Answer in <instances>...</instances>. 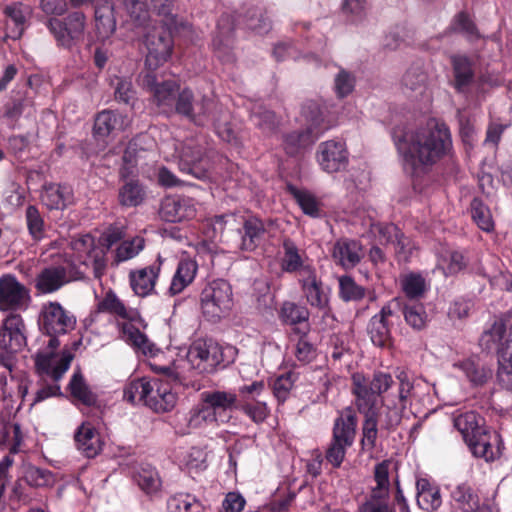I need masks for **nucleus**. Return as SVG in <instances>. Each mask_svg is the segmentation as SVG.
<instances>
[{
  "label": "nucleus",
  "instance_id": "nucleus-63",
  "mask_svg": "<svg viewBox=\"0 0 512 512\" xmlns=\"http://www.w3.org/2000/svg\"><path fill=\"white\" fill-rule=\"evenodd\" d=\"M450 29L454 32L462 33L469 38L479 37L475 23L470 18V16L464 11H461L455 15L451 23Z\"/></svg>",
  "mask_w": 512,
  "mask_h": 512
},
{
  "label": "nucleus",
  "instance_id": "nucleus-8",
  "mask_svg": "<svg viewBox=\"0 0 512 512\" xmlns=\"http://www.w3.org/2000/svg\"><path fill=\"white\" fill-rule=\"evenodd\" d=\"M239 224L237 248L242 252H253L265 242L274 221L249 215L240 216Z\"/></svg>",
  "mask_w": 512,
  "mask_h": 512
},
{
  "label": "nucleus",
  "instance_id": "nucleus-40",
  "mask_svg": "<svg viewBox=\"0 0 512 512\" xmlns=\"http://www.w3.org/2000/svg\"><path fill=\"white\" fill-rule=\"evenodd\" d=\"M197 272V264L192 260H182L178 263L176 272L172 278L169 294L171 296L180 294L187 286H189Z\"/></svg>",
  "mask_w": 512,
  "mask_h": 512
},
{
  "label": "nucleus",
  "instance_id": "nucleus-64",
  "mask_svg": "<svg viewBox=\"0 0 512 512\" xmlns=\"http://www.w3.org/2000/svg\"><path fill=\"white\" fill-rule=\"evenodd\" d=\"M237 409L241 410L255 423L263 422L269 414L268 407L262 400L238 404Z\"/></svg>",
  "mask_w": 512,
  "mask_h": 512
},
{
  "label": "nucleus",
  "instance_id": "nucleus-2",
  "mask_svg": "<svg viewBox=\"0 0 512 512\" xmlns=\"http://www.w3.org/2000/svg\"><path fill=\"white\" fill-rule=\"evenodd\" d=\"M217 102L208 95H195L190 88L180 89L174 101L171 115H179L196 126H205L208 122L216 123L218 118L214 111Z\"/></svg>",
  "mask_w": 512,
  "mask_h": 512
},
{
  "label": "nucleus",
  "instance_id": "nucleus-3",
  "mask_svg": "<svg viewBox=\"0 0 512 512\" xmlns=\"http://www.w3.org/2000/svg\"><path fill=\"white\" fill-rule=\"evenodd\" d=\"M45 26L59 47L71 50L84 38L86 16L83 12L74 11L62 19L49 17L45 21Z\"/></svg>",
  "mask_w": 512,
  "mask_h": 512
},
{
  "label": "nucleus",
  "instance_id": "nucleus-52",
  "mask_svg": "<svg viewBox=\"0 0 512 512\" xmlns=\"http://www.w3.org/2000/svg\"><path fill=\"white\" fill-rule=\"evenodd\" d=\"M287 189L294 197L304 214L313 218H320L322 216L320 204L313 194L308 191H301L293 185H288Z\"/></svg>",
  "mask_w": 512,
  "mask_h": 512
},
{
  "label": "nucleus",
  "instance_id": "nucleus-5",
  "mask_svg": "<svg viewBox=\"0 0 512 512\" xmlns=\"http://www.w3.org/2000/svg\"><path fill=\"white\" fill-rule=\"evenodd\" d=\"M203 316L212 322L218 321L232 307V288L223 279L208 283L200 294Z\"/></svg>",
  "mask_w": 512,
  "mask_h": 512
},
{
  "label": "nucleus",
  "instance_id": "nucleus-18",
  "mask_svg": "<svg viewBox=\"0 0 512 512\" xmlns=\"http://www.w3.org/2000/svg\"><path fill=\"white\" fill-rule=\"evenodd\" d=\"M317 160L328 173L345 170L348 166V151L343 141L329 140L319 145Z\"/></svg>",
  "mask_w": 512,
  "mask_h": 512
},
{
  "label": "nucleus",
  "instance_id": "nucleus-11",
  "mask_svg": "<svg viewBox=\"0 0 512 512\" xmlns=\"http://www.w3.org/2000/svg\"><path fill=\"white\" fill-rule=\"evenodd\" d=\"M218 417L201 401L189 411H176L171 417V425L175 433L181 436L189 435L192 430L216 423Z\"/></svg>",
  "mask_w": 512,
  "mask_h": 512
},
{
  "label": "nucleus",
  "instance_id": "nucleus-35",
  "mask_svg": "<svg viewBox=\"0 0 512 512\" xmlns=\"http://www.w3.org/2000/svg\"><path fill=\"white\" fill-rule=\"evenodd\" d=\"M201 401L217 417L218 412L238 408V396L236 393L214 390L200 394Z\"/></svg>",
  "mask_w": 512,
  "mask_h": 512
},
{
  "label": "nucleus",
  "instance_id": "nucleus-28",
  "mask_svg": "<svg viewBox=\"0 0 512 512\" xmlns=\"http://www.w3.org/2000/svg\"><path fill=\"white\" fill-rule=\"evenodd\" d=\"M454 427L460 432L467 445L487 425L485 419L475 411L455 412L453 415Z\"/></svg>",
  "mask_w": 512,
  "mask_h": 512
},
{
  "label": "nucleus",
  "instance_id": "nucleus-47",
  "mask_svg": "<svg viewBox=\"0 0 512 512\" xmlns=\"http://www.w3.org/2000/svg\"><path fill=\"white\" fill-rule=\"evenodd\" d=\"M70 190L60 184L46 185L41 195L42 202L50 209H64L70 201Z\"/></svg>",
  "mask_w": 512,
  "mask_h": 512
},
{
  "label": "nucleus",
  "instance_id": "nucleus-1",
  "mask_svg": "<svg viewBox=\"0 0 512 512\" xmlns=\"http://www.w3.org/2000/svg\"><path fill=\"white\" fill-rule=\"evenodd\" d=\"M392 138L404 169L412 175L428 172L450 154L453 146L449 127L436 120L415 130L396 127L392 131Z\"/></svg>",
  "mask_w": 512,
  "mask_h": 512
},
{
  "label": "nucleus",
  "instance_id": "nucleus-32",
  "mask_svg": "<svg viewBox=\"0 0 512 512\" xmlns=\"http://www.w3.org/2000/svg\"><path fill=\"white\" fill-rule=\"evenodd\" d=\"M97 309L99 312L116 315L130 322L139 323L141 325L144 323L140 313L136 309H128L112 290L106 292L104 298L98 303Z\"/></svg>",
  "mask_w": 512,
  "mask_h": 512
},
{
  "label": "nucleus",
  "instance_id": "nucleus-17",
  "mask_svg": "<svg viewBox=\"0 0 512 512\" xmlns=\"http://www.w3.org/2000/svg\"><path fill=\"white\" fill-rule=\"evenodd\" d=\"M301 291L307 303L319 310H326L329 306V295L324 283L317 276L315 267H306L302 276L298 278Z\"/></svg>",
  "mask_w": 512,
  "mask_h": 512
},
{
  "label": "nucleus",
  "instance_id": "nucleus-6",
  "mask_svg": "<svg viewBox=\"0 0 512 512\" xmlns=\"http://www.w3.org/2000/svg\"><path fill=\"white\" fill-rule=\"evenodd\" d=\"M142 87L151 94L153 104L161 113L171 116L172 107L180 90L175 80H164L156 71H144L140 75Z\"/></svg>",
  "mask_w": 512,
  "mask_h": 512
},
{
  "label": "nucleus",
  "instance_id": "nucleus-13",
  "mask_svg": "<svg viewBox=\"0 0 512 512\" xmlns=\"http://www.w3.org/2000/svg\"><path fill=\"white\" fill-rule=\"evenodd\" d=\"M179 169L199 180L209 178L210 163L204 148L193 140L185 142L180 151Z\"/></svg>",
  "mask_w": 512,
  "mask_h": 512
},
{
  "label": "nucleus",
  "instance_id": "nucleus-44",
  "mask_svg": "<svg viewBox=\"0 0 512 512\" xmlns=\"http://www.w3.org/2000/svg\"><path fill=\"white\" fill-rule=\"evenodd\" d=\"M139 488L147 495L153 496L160 492L161 479L155 468L146 465L141 466L133 476Z\"/></svg>",
  "mask_w": 512,
  "mask_h": 512
},
{
  "label": "nucleus",
  "instance_id": "nucleus-10",
  "mask_svg": "<svg viewBox=\"0 0 512 512\" xmlns=\"http://www.w3.org/2000/svg\"><path fill=\"white\" fill-rule=\"evenodd\" d=\"M399 298H394L384 305L378 314L369 321L367 332L372 343L380 348H390L393 345L390 318L397 316Z\"/></svg>",
  "mask_w": 512,
  "mask_h": 512
},
{
  "label": "nucleus",
  "instance_id": "nucleus-53",
  "mask_svg": "<svg viewBox=\"0 0 512 512\" xmlns=\"http://www.w3.org/2000/svg\"><path fill=\"white\" fill-rule=\"evenodd\" d=\"M250 118L253 124L266 134L273 133L278 126L275 113L260 104L253 106Z\"/></svg>",
  "mask_w": 512,
  "mask_h": 512
},
{
  "label": "nucleus",
  "instance_id": "nucleus-15",
  "mask_svg": "<svg viewBox=\"0 0 512 512\" xmlns=\"http://www.w3.org/2000/svg\"><path fill=\"white\" fill-rule=\"evenodd\" d=\"M467 446L474 457L484 459L488 463L500 459L505 450L501 435L488 426Z\"/></svg>",
  "mask_w": 512,
  "mask_h": 512
},
{
  "label": "nucleus",
  "instance_id": "nucleus-26",
  "mask_svg": "<svg viewBox=\"0 0 512 512\" xmlns=\"http://www.w3.org/2000/svg\"><path fill=\"white\" fill-rule=\"evenodd\" d=\"M161 262L150 266L132 270L129 273V282L133 292L140 297L151 295L155 289V283L159 276Z\"/></svg>",
  "mask_w": 512,
  "mask_h": 512
},
{
  "label": "nucleus",
  "instance_id": "nucleus-21",
  "mask_svg": "<svg viewBox=\"0 0 512 512\" xmlns=\"http://www.w3.org/2000/svg\"><path fill=\"white\" fill-rule=\"evenodd\" d=\"M177 396L172 392L167 382L158 379L150 380L149 394H147L145 406L157 413L168 412L174 408Z\"/></svg>",
  "mask_w": 512,
  "mask_h": 512
},
{
  "label": "nucleus",
  "instance_id": "nucleus-49",
  "mask_svg": "<svg viewBox=\"0 0 512 512\" xmlns=\"http://www.w3.org/2000/svg\"><path fill=\"white\" fill-rule=\"evenodd\" d=\"M110 85L114 90V100L117 103L134 106L136 91L130 78L115 76L111 79Z\"/></svg>",
  "mask_w": 512,
  "mask_h": 512
},
{
  "label": "nucleus",
  "instance_id": "nucleus-41",
  "mask_svg": "<svg viewBox=\"0 0 512 512\" xmlns=\"http://www.w3.org/2000/svg\"><path fill=\"white\" fill-rule=\"evenodd\" d=\"M506 325L502 320H496L489 329L483 331L479 338V346L486 353L496 352L499 356V349H502Z\"/></svg>",
  "mask_w": 512,
  "mask_h": 512
},
{
  "label": "nucleus",
  "instance_id": "nucleus-46",
  "mask_svg": "<svg viewBox=\"0 0 512 512\" xmlns=\"http://www.w3.org/2000/svg\"><path fill=\"white\" fill-rule=\"evenodd\" d=\"M68 388L72 397L80 401L83 405L90 407L97 404V395L89 388L80 371L72 375Z\"/></svg>",
  "mask_w": 512,
  "mask_h": 512
},
{
  "label": "nucleus",
  "instance_id": "nucleus-19",
  "mask_svg": "<svg viewBox=\"0 0 512 512\" xmlns=\"http://www.w3.org/2000/svg\"><path fill=\"white\" fill-rule=\"evenodd\" d=\"M452 80L450 85L459 94H467L475 82V63L464 54L450 56Z\"/></svg>",
  "mask_w": 512,
  "mask_h": 512
},
{
  "label": "nucleus",
  "instance_id": "nucleus-50",
  "mask_svg": "<svg viewBox=\"0 0 512 512\" xmlns=\"http://www.w3.org/2000/svg\"><path fill=\"white\" fill-rule=\"evenodd\" d=\"M470 213L475 224L484 232L494 230V221L488 205L479 197H474L470 203Z\"/></svg>",
  "mask_w": 512,
  "mask_h": 512
},
{
  "label": "nucleus",
  "instance_id": "nucleus-27",
  "mask_svg": "<svg viewBox=\"0 0 512 512\" xmlns=\"http://www.w3.org/2000/svg\"><path fill=\"white\" fill-rule=\"evenodd\" d=\"M74 440L78 450L87 458L96 457L102 450L100 434L89 422H84L77 428Z\"/></svg>",
  "mask_w": 512,
  "mask_h": 512
},
{
  "label": "nucleus",
  "instance_id": "nucleus-33",
  "mask_svg": "<svg viewBox=\"0 0 512 512\" xmlns=\"http://www.w3.org/2000/svg\"><path fill=\"white\" fill-rule=\"evenodd\" d=\"M3 13L13 23L12 27L7 24V28L10 30L8 37L14 40L20 39L27 28L32 9L21 2H15L5 6Z\"/></svg>",
  "mask_w": 512,
  "mask_h": 512
},
{
  "label": "nucleus",
  "instance_id": "nucleus-37",
  "mask_svg": "<svg viewBox=\"0 0 512 512\" xmlns=\"http://www.w3.org/2000/svg\"><path fill=\"white\" fill-rule=\"evenodd\" d=\"M450 497L452 505L463 512H473L480 504L479 495L468 483L456 485L452 489Z\"/></svg>",
  "mask_w": 512,
  "mask_h": 512
},
{
  "label": "nucleus",
  "instance_id": "nucleus-25",
  "mask_svg": "<svg viewBox=\"0 0 512 512\" xmlns=\"http://www.w3.org/2000/svg\"><path fill=\"white\" fill-rule=\"evenodd\" d=\"M123 3L132 17L144 22L148 17V12L144 9L146 6L159 16H170L174 9L175 0H123Z\"/></svg>",
  "mask_w": 512,
  "mask_h": 512
},
{
  "label": "nucleus",
  "instance_id": "nucleus-4",
  "mask_svg": "<svg viewBox=\"0 0 512 512\" xmlns=\"http://www.w3.org/2000/svg\"><path fill=\"white\" fill-rule=\"evenodd\" d=\"M187 361L190 367L198 374H213L218 368H225L229 362H225L221 345L212 339H198L188 349Z\"/></svg>",
  "mask_w": 512,
  "mask_h": 512
},
{
  "label": "nucleus",
  "instance_id": "nucleus-43",
  "mask_svg": "<svg viewBox=\"0 0 512 512\" xmlns=\"http://www.w3.org/2000/svg\"><path fill=\"white\" fill-rule=\"evenodd\" d=\"M95 27L98 38L105 40L116 30L114 8L109 4L95 7Z\"/></svg>",
  "mask_w": 512,
  "mask_h": 512
},
{
  "label": "nucleus",
  "instance_id": "nucleus-24",
  "mask_svg": "<svg viewBox=\"0 0 512 512\" xmlns=\"http://www.w3.org/2000/svg\"><path fill=\"white\" fill-rule=\"evenodd\" d=\"M195 208L190 200L180 197H165L160 204L159 216L166 222L176 223L194 217Z\"/></svg>",
  "mask_w": 512,
  "mask_h": 512
},
{
  "label": "nucleus",
  "instance_id": "nucleus-9",
  "mask_svg": "<svg viewBox=\"0 0 512 512\" xmlns=\"http://www.w3.org/2000/svg\"><path fill=\"white\" fill-rule=\"evenodd\" d=\"M58 335L59 334L49 335L50 339L47 348H49L50 351H40L36 353L34 359L37 372L51 377L55 382L63 377L74 358V355L70 351L65 350L62 352L58 362L53 365L56 356L55 350L60 346Z\"/></svg>",
  "mask_w": 512,
  "mask_h": 512
},
{
  "label": "nucleus",
  "instance_id": "nucleus-31",
  "mask_svg": "<svg viewBox=\"0 0 512 512\" xmlns=\"http://www.w3.org/2000/svg\"><path fill=\"white\" fill-rule=\"evenodd\" d=\"M357 416L351 407L345 408L335 419L332 439L352 446L356 437Z\"/></svg>",
  "mask_w": 512,
  "mask_h": 512
},
{
  "label": "nucleus",
  "instance_id": "nucleus-34",
  "mask_svg": "<svg viewBox=\"0 0 512 512\" xmlns=\"http://www.w3.org/2000/svg\"><path fill=\"white\" fill-rule=\"evenodd\" d=\"M327 106L325 103L308 100L302 106V115L305 117L308 127L319 137L330 125L326 121Z\"/></svg>",
  "mask_w": 512,
  "mask_h": 512
},
{
  "label": "nucleus",
  "instance_id": "nucleus-60",
  "mask_svg": "<svg viewBox=\"0 0 512 512\" xmlns=\"http://www.w3.org/2000/svg\"><path fill=\"white\" fill-rule=\"evenodd\" d=\"M402 288L409 299H418L425 293V279L420 274L410 273L402 280Z\"/></svg>",
  "mask_w": 512,
  "mask_h": 512
},
{
  "label": "nucleus",
  "instance_id": "nucleus-58",
  "mask_svg": "<svg viewBox=\"0 0 512 512\" xmlns=\"http://www.w3.org/2000/svg\"><path fill=\"white\" fill-rule=\"evenodd\" d=\"M244 17L247 28L259 34L269 32L272 27L270 19L265 15L261 8H249Z\"/></svg>",
  "mask_w": 512,
  "mask_h": 512
},
{
  "label": "nucleus",
  "instance_id": "nucleus-48",
  "mask_svg": "<svg viewBox=\"0 0 512 512\" xmlns=\"http://www.w3.org/2000/svg\"><path fill=\"white\" fill-rule=\"evenodd\" d=\"M311 128L293 131L284 136V148L289 155H296L300 149L311 146L317 139Z\"/></svg>",
  "mask_w": 512,
  "mask_h": 512
},
{
  "label": "nucleus",
  "instance_id": "nucleus-7",
  "mask_svg": "<svg viewBox=\"0 0 512 512\" xmlns=\"http://www.w3.org/2000/svg\"><path fill=\"white\" fill-rule=\"evenodd\" d=\"M147 48L145 71H156L171 57L174 41L170 30L164 26H154L145 34Z\"/></svg>",
  "mask_w": 512,
  "mask_h": 512
},
{
  "label": "nucleus",
  "instance_id": "nucleus-20",
  "mask_svg": "<svg viewBox=\"0 0 512 512\" xmlns=\"http://www.w3.org/2000/svg\"><path fill=\"white\" fill-rule=\"evenodd\" d=\"M277 314L281 324L293 327V332L296 335L306 336L309 333L310 312L305 305L293 301H284Z\"/></svg>",
  "mask_w": 512,
  "mask_h": 512
},
{
  "label": "nucleus",
  "instance_id": "nucleus-23",
  "mask_svg": "<svg viewBox=\"0 0 512 512\" xmlns=\"http://www.w3.org/2000/svg\"><path fill=\"white\" fill-rule=\"evenodd\" d=\"M130 120L126 114L116 110L104 109L94 119L93 133L96 138L104 139L117 131H123Z\"/></svg>",
  "mask_w": 512,
  "mask_h": 512
},
{
  "label": "nucleus",
  "instance_id": "nucleus-45",
  "mask_svg": "<svg viewBox=\"0 0 512 512\" xmlns=\"http://www.w3.org/2000/svg\"><path fill=\"white\" fill-rule=\"evenodd\" d=\"M401 312L404 315L406 323L415 330H422L427 324V313L422 303H404L399 298V308L397 314Z\"/></svg>",
  "mask_w": 512,
  "mask_h": 512
},
{
  "label": "nucleus",
  "instance_id": "nucleus-16",
  "mask_svg": "<svg viewBox=\"0 0 512 512\" xmlns=\"http://www.w3.org/2000/svg\"><path fill=\"white\" fill-rule=\"evenodd\" d=\"M25 323L20 314L10 313L0 327V349L7 353H17L27 344L24 334Z\"/></svg>",
  "mask_w": 512,
  "mask_h": 512
},
{
  "label": "nucleus",
  "instance_id": "nucleus-62",
  "mask_svg": "<svg viewBox=\"0 0 512 512\" xmlns=\"http://www.w3.org/2000/svg\"><path fill=\"white\" fill-rule=\"evenodd\" d=\"M427 83V74L420 67H410L402 77V86L410 91H422Z\"/></svg>",
  "mask_w": 512,
  "mask_h": 512
},
{
  "label": "nucleus",
  "instance_id": "nucleus-55",
  "mask_svg": "<svg viewBox=\"0 0 512 512\" xmlns=\"http://www.w3.org/2000/svg\"><path fill=\"white\" fill-rule=\"evenodd\" d=\"M226 20L224 17H221V19L218 22V35L214 37L213 39V46L215 48V52L217 54V57L225 62H232L234 61V56L231 52L230 43H231V37L230 34L233 31V28H228L227 30L223 31L221 23Z\"/></svg>",
  "mask_w": 512,
  "mask_h": 512
},
{
  "label": "nucleus",
  "instance_id": "nucleus-38",
  "mask_svg": "<svg viewBox=\"0 0 512 512\" xmlns=\"http://www.w3.org/2000/svg\"><path fill=\"white\" fill-rule=\"evenodd\" d=\"M145 198V188L137 179L126 180L118 189V203L123 208L137 207Z\"/></svg>",
  "mask_w": 512,
  "mask_h": 512
},
{
  "label": "nucleus",
  "instance_id": "nucleus-30",
  "mask_svg": "<svg viewBox=\"0 0 512 512\" xmlns=\"http://www.w3.org/2000/svg\"><path fill=\"white\" fill-rule=\"evenodd\" d=\"M352 379V391L356 397V406L358 411L360 413L378 411L377 403L380 396L371 388L370 385H368V379L359 374L354 375Z\"/></svg>",
  "mask_w": 512,
  "mask_h": 512
},
{
  "label": "nucleus",
  "instance_id": "nucleus-39",
  "mask_svg": "<svg viewBox=\"0 0 512 512\" xmlns=\"http://www.w3.org/2000/svg\"><path fill=\"white\" fill-rule=\"evenodd\" d=\"M497 380L502 388L512 391V338L499 349Z\"/></svg>",
  "mask_w": 512,
  "mask_h": 512
},
{
  "label": "nucleus",
  "instance_id": "nucleus-36",
  "mask_svg": "<svg viewBox=\"0 0 512 512\" xmlns=\"http://www.w3.org/2000/svg\"><path fill=\"white\" fill-rule=\"evenodd\" d=\"M282 246L284 250V255L281 260V268L284 272H298L299 277H301L306 267H314L313 265L305 262L303 258L305 253H301L296 244L294 243V241L291 240L290 238L284 239Z\"/></svg>",
  "mask_w": 512,
  "mask_h": 512
},
{
  "label": "nucleus",
  "instance_id": "nucleus-61",
  "mask_svg": "<svg viewBox=\"0 0 512 512\" xmlns=\"http://www.w3.org/2000/svg\"><path fill=\"white\" fill-rule=\"evenodd\" d=\"M23 478L31 487H45L52 482V473L47 469L29 465L25 468Z\"/></svg>",
  "mask_w": 512,
  "mask_h": 512
},
{
  "label": "nucleus",
  "instance_id": "nucleus-51",
  "mask_svg": "<svg viewBox=\"0 0 512 512\" xmlns=\"http://www.w3.org/2000/svg\"><path fill=\"white\" fill-rule=\"evenodd\" d=\"M168 512H204V507L189 493H176L167 500Z\"/></svg>",
  "mask_w": 512,
  "mask_h": 512
},
{
  "label": "nucleus",
  "instance_id": "nucleus-56",
  "mask_svg": "<svg viewBox=\"0 0 512 512\" xmlns=\"http://www.w3.org/2000/svg\"><path fill=\"white\" fill-rule=\"evenodd\" d=\"M339 296L345 302L360 301L367 293L365 287L356 283L349 275L339 277Z\"/></svg>",
  "mask_w": 512,
  "mask_h": 512
},
{
  "label": "nucleus",
  "instance_id": "nucleus-14",
  "mask_svg": "<svg viewBox=\"0 0 512 512\" xmlns=\"http://www.w3.org/2000/svg\"><path fill=\"white\" fill-rule=\"evenodd\" d=\"M76 319L58 302H49L42 309L39 319L41 331L46 335L66 334L74 329Z\"/></svg>",
  "mask_w": 512,
  "mask_h": 512
},
{
  "label": "nucleus",
  "instance_id": "nucleus-54",
  "mask_svg": "<svg viewBox=\"0 0 512 512\" xmlns=\"http://www.w3.org/2000/svg\"><path fill=\"white\" fill-rule=\"evenodd\" d=\"M133 323L129 321L122 324V338L126 343L142 351L144 354L151 352V344L146 334L142 333Z\"/></svg>",
  "mask_w": 512,
  "mask_h": 512
},
{
  "label": "nucleus",
  "instance_id": "nucleus-12",
  "mask_svg": "<svg viewBox=\"0 0 512 512\" xmlns=\"http://www.w3.org/2000/svg\"><path fill=\"white\" fill-rule=\"evenodd\" d=\"M31 301L30 291L13 274L0 277V310H25Z\"/></svg>",
  "mask_w": 512,
  "mask_h": 512
},
{
  "label": "nucleus",
  "instance_id": "nucleus-42",
  "mask_svg": "<svg viewBox=\"0 0 512 512\" xmlns=\"http://www.w3.org/2000/svg\"><path fill=\"white\" fill-rule=\"evenodd\" d=\"M473 386H482L492 377V370L480 361L468 358L456 364Z\"/></svg>",
  "mask_w": 512,
  "mask_h": 512
},
{
  "label": "nucleus",
  "instance_id": "nucleus-22",
  "mask_svg": "<svg viewBox=\"0 0 512 512\" xmlns=\"http://www.w3.org/2000/svg\"><path fill=\"white\" fill-rule=\"evenodd\" d=\"M332 258L345 270L353 269L363 258L362 245L355 239L340 238L333 245Z\"/></svg>",
  "mask_w": 512,
  "mask_h": 512
},
{
  "label": "nucleus",
  "instance_id": "nucleus-29",
  "mask_svg": "<svg viewBox=\"0 0 512 512\" xmlns=\"http://www.w3.org/2000/svg\"><path fill=\"white\" fill-rule=\"evenodd\" d=\"M69 282L67 269L64 266L44 268L35 279V288L42 294H50L59 290Z\"/></svg>",
  "mask_w": 512,
  "mask_h": 512
},
{
  "label": "nucleus",
  "instance_id": "nucleus-57",
  "mask_svg": "<svg viewBox=\"0 0 512 512\" xmlns=\"http://www.w3.org/2000/svg\"><path fill=\"white\" fill-rule=\"evenodd\" d=\"M150 381L135 379L129 382L123 390V399L131 404L143 402L145 404L147 394H149Z\"/></svg>",
  "mask_w": 512,
  "mask_h": 512
},
{
  "label": "nucleus",
  "instance_id": "nucleus-59",
  "mask_svg": "<svg viewBox=\"0 0 512 512\" xmlns=\"http://www.w3.org/2000/svg\"><path fill=\"white\" fill-rule=\"evenodd\" d=\"M26 224L30 236L35 241H40L45 236V223L39 210L34 205H29L25 212Z\"/></svg>",
  "mask_w": 512,
  "mask_h": 512
}]
</instances>
